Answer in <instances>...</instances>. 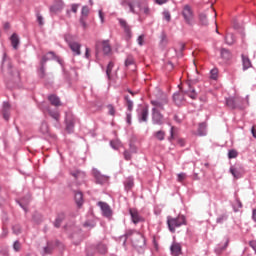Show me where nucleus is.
<instances>
[{
    "mask_svg": "<svg viewBox=\"0 0 256 256\" xmlns=\"http://www.w3.org/2000/svg\"><path fill=\"white\" fill-rule=\"evenodd\" d=\"M168 103V99L163 97L161 100H151L152 108V123L154 125L163 126L164 117L159 111H163L164 105Z\"/></svg>",
    "mask_w": 256,
    "mask_h": 256,
    "instance_id": "obj_1",
    "label": "nucleus"
},
{
    "mask_svg": "<svg viewBox=\"0 0 256 256\" xmlns=\"http://www.w3.org/2000/svg\"><path fill=\"white\" fill-rule=\"evenodd\" d=\"M186 223V219L184 215H179L177 218L168 217L167 224L169 226V230L172 233H175V229L184 225Z\"/></svg>",
    "mask_w": 256,
    "mask_h": 256,
    "instance_id": "obj_2",
    "label": "nucleus"
},
{
    "mask_svg": "<svg viewBox=\"0 0 256 256\" xmlns=\"http://www.w3.org/2000/svg\"><path fill=\"white\" fill-rule=\"evenodd\" d=\"M135 8H136L137 12H135L133 14H137V15H140V16H144V15L149 16L151 14V10L149 8V5L145 1H143V2L137 1Z\"/></svg>",
    "mask_w": 256,
    "mask_h": 256,
    "instance_id": "obj_3",
    "label": "nucleus"
},
{
    "mask_svg": "<svg viewBox=\"0 0 256 256\" xmlns=\"http://www.w3.org/2000/svg\"><path fill=\"white\" fill-rule=\"evenodd\" d=\"M182 15L187 24L192 25L194 20V12L189 5H185L182 10Z\"/></svg>",
    "mask_w": 256,
    "mask_h": 256,
    "instance_id": "obj_4",
    "label": "nucleus"
},
{
    "mask_svg": "<svg viewBox=\"0 0 256 256\" xmlns=\"http://www.w3.org/2000/svg\"><path fill=\"white\" fill-rule=\"evenodd\" d=\"M99 50H103L104 55H109L112 51L109 41H102L96 44V56H98Z\"/></svg>",
    "mask_w": 256,
    "mask_h": 256,
    "instance_id": "obj_5",
    "label": "nucleus"
},
{
    "mask_svg": "<svg viewBox=\"0 0 256 256\" xmlns=\"http://www.w3.org/2000/svg\"><path fill=\"white\" fill-rule=\"evenodd\" d=\"M137 1L138 0H132V1H129V0H122V2L120 3L122 5V7H124L125 9L126 8H129V11L131 13H137V9H136V5H137Z\"/></svg>",
    "mask_w": 256,
    "mask_h": 256,
    "instance_id": "obj_6",
    "label": "nucleus"
},
{
    "mask_svg": "<svg viewBox=\"0 0 256 256\" xmlns=\"http://www.w3.org/2000/svg\"><path fill=\"white\" fill-rule=\"evenodd\" d=\"M64 2L62 0H57L54 4L49 8L50 12L53 14H57L64 9Z\"/></svg>",
    "mask_w": 256,
    "mask_h": 256,
    "instance_id": "obj_7",
    "label": "nucleus"
},
{
    "mask_svg": "<svg viewBox=\"0 0 256 256\" xmlns=\"http://www.w3.org/2000/svg\"><path fill=\"white\" fill-rule=\"evenodd\" d=\"M129 214L134 224H138L144 221V218L139 214L138 210L136 209H129Z\"/></svg>",
    "mask_w": 256,
    "mask_h": 256,
    "instance_id": "obj_8",
    "label": "nucleus"
},
{
    "mask_svg": "<svg viewBox=\"0 0 256 256\" xmlns=\"http://www.w3.org/2000/svg\"><path fill=\"white\" fill-rule=\"evenodd\" d=\"M119 22H120V26H122L124 28V33H125L126 39L130 40L132 38L131 27L129 26L127 21L124 19H120Z\"/></svg>",
    "mask_w": 256,
    "mask_h": 256,
    "instance_id": "obj_9",
    "label": "nucleus"
},
{
    "mask_svg": "<svg viewBox=\"0 0 256 256\" xmlns=\"http://www.w3.org/2000/svg\"><path fill=\"white\" fill-rule=\"evenodd\" d=\"M98 206L101 208V211L103 212V215L105 217H111L112 210H111V207L107 203L98 202Z\"/></svg>",
    "mask_w": 256,
    "mask_h": 256,
    "instance_id": "obj_10",
    "label": "nucleus"
},
{
    "mask_svg": "<svg viewBox=\"0 0 256 256\" xmlns=\"http://www.w3.org/2000/svg\"><path fill=\"white\" fill-rule=\"evenodd\" d=\"M69 48L74 53L75 56H80L81 54V45L78 42H69Z\"/></svg>",
    "mask_w": 256,
    "mask_h": 256,
    "instance_id": "obj_11",
    "label": "nucleus"
},
{
    "mask_svg": "<svg viewBox=\"0 0 256 256\" xmlns=\"http://www.w3.org/2000/svg\"><path fill=\"white\" fill-rule=\"evenodd\" d=\"M173 256H179L182 254V247L179 243L174 242L170 248Z\"/></svg>",
    "mask_w": 256,
    "mask_h": 256,
    "instance_id": "obj_12",
    "label": "nucleus"
},
{
    "mask_svg": "<svg viewBox=\"0 0 256 256\" xmlns=\"http://www.w3.org/2000/svg\"><path fill=\"white\" fill-rule=\"evenodd\" d=\"M149 117V108L145 107L141 110L139 115V122H147Z\"/></svg>",
    "mask_w": 256,
    "mask_h": 256,
    "instance_id": "obj_13",
    "label": "nucleus"
},
{
    "mask_svg": "<svg viewBox=\"0 0 256 256\" xmlns=\"http://www.w3.org/2000/svg\"><path fill=\"white\" fill-rule=\"evenodd\" d=\"M241 99L239 97H231L229 99L226 100V104L227 106H229L230 108H237V104L239 103Z\"/></svg>",
    "mask_w": 256,
    "mask_h": 256,
    "instance_id": "obj_14",
    "label": "nucleus"
},
{
    "mask_svg": "<svg viewBox=\"0 0 256 256\" xmlns=\"http://www.w3.org/2000/svg\"><path fill=\"white\" fill-rule=\"evenodd\" d=\"M173 100L177 105H181L185 101L184 93L182 91L175 93Z\"/></svg>",
    "mask_w": 256,
    "mask_h": 256,
    "instance_id": "obj_15",
    "label": "nucleus"
},
{
    "mask_svg": "<svg viewBox=\"0 0 256 256\" xmlns=\"http://www.w3.org/2000/svg\"><path fill=\"white\" fill-rule=\"evenodd\" d=\"M242 63H243V70L244 71H246L247 69L252 67L251 60L246 55H242Z\"/></svg>",
    "mask_w": 256,
    "mask_h": 256,
    "instance_id": "obj_16",
    "label": "nucleus"
},
{
    "mask_svg": "<svg viewBox=\"0 0 256 256\" xmlns=\"http://www.w3.org/2000/svg\"><path fill=\"white\" fill-rule=\"evenodd\" d=\"M65 220V213H60L57 215L55 221H54V227L60 228L62 222Z\"/></svg>",
    "mask_w": 256,
    "mask_h": 256,
    "instance_id": "obj_17",
    "label": "nucleus"
},
{
    "mask_svg": "<svg viewBox=\"0 0 256 256\" xmlns=\"http://www.w3.org/2000/svg\"><path fill=\"white\" fill-rule=\"evenodd\" d=\"M9 111H10V105L7 102H4L3 104V118L5 121L9 120Z\"/></svg>",
    "mask_w": 256,
    "mask_h": 256,
    "instance_id": "obj_18",
    "label": "nucleus"
},
{
    "mask_svg": "<svg viewBox=\"0 0 256 256\" xmlns=\"http://www.w3.org/2000/svg\"><path fill=\"white\" fill-rule=\"evenodd\" d=\"M48 100L53 106H61L60 98L55 95L48 96Z\"/></svg>",
    "mask_w": 256,
    "mask_h": 256,
    "instance_id": "obj_19",
    "label": "nucleus"
},
{
    "mask_svg": "<svg viewBox=\"0 0 256 256\" xmlns=\"http://www.w3.org/2000/svg\"><path fill=\"white\" fill-rule=\"evenodd\" d=\"M124 187L126 191H130L134 187V179L132 177L127 178L124 181Z\"/></svg>",
    "mask_w": 256,
    "mask_h": 256,
    "instance_id": "obj_20",
    "label": "nucleus"
},
{
    "mask_svg": "<svg viewBox=\"0 0 256 256\" xmlns=\"http://www.w3.org/2000/svg\"><path fill=\"white\" fill-rule=\"evenodd\" d=\"M75 202L79 208H81V206H83V193H81V192L75 193Z\"/></svg>",
    "mask_w": 256,
    "mask_h": 256,
    "instance_id": "obj_21",
    "label": "nucleus"
},
{
    "mask_svg": "<svg viewBox=\"0 0 256 256\" xmlns=\"http://www.w3.org/2000/svg\"><path fill=\"white\" fill-rule=\"evenodd\" d=\"M225 41H226V44L229 46L234 45L235 44V35L232 33L226 34Z\"/></svg>",
    "mask_w": 256,
    "mask_h": 256,
    "instance_id": "obj_22",
    "label": "nucleus"
},
{
    "mask_svg": "<svg viewBox=\"0 0 256 256\" xmlns=\"http://www.w3.org/2000/svg\"><path fill=\"white\" fill-rule=\"evenodd\" d=\"M11 40V44H12V47L17 50L18 49V45L20 43L19 41V37L17 36V34H13L10 38Z\"/></svg>",
    "mask_w": 256,
    "mask_h": 256,
    "instance_id": "obj_23",
    "label": "nucleus"
},
{
    "mask_svg": "<svg viewBox=\"0 0 256 256\" xmlns=\"http://www.w3.org/2000/svg\"><path fill=\"white\" fill-rule=\"evenodd\" d=\"M206 128H207L206 123H200V125H198V135L199 136H205L206 135Z\"/></svg>",
    "mask_w": 256,
    "mask_h": 256,
    "instance_id": "obj_24",
    "label": "nucleus"
},
{
    "mask_svg": "<svg viewBox=\"0 0 256 256\" xmlns=\"http://www.w3.org/2000/svg\"><path fill=\"white\" fill-rule=\"evenodd\" d=\"M221 57L225 60L231 59V52L228 49H221Z\"/></svg>",
    "mask_w": 256,
    "mask_h": 256,
    "instance_id": "obj_25",
    "label": "nucleus"
},
{
    "mask_svg": "<svg viewBox=\"0 0 256 256\" xmlns=\"http://www.w3.org/2000/svg\"><path fill=\"white\" fill-rule=\"evenodd\" d=\"M154 137L158 140V141H163L165 138V132L163 130H159L156 131L154 133Z\"/></svg>",
    "mask_w": 256,
    "mask_h": 256,
    "instance_id": "obj_26",
    "label": "nucleus"
},
{
    "mask_svg": "<svg viewBox=\"0 0 256 256\" xmlns=\"http://www.w3.org/2000/svg\"><path fill=\"white\" fill-rule=\"evenodd\" d=\"M94 176L96 178V181L100 184L104 183L107 180V178L105 176H102L99 172H95Z\"/></svg>",
    "mask_w": 256,
    "mask_h": 256,
    "instance_id": "obj_27",
    "label": "nucleus"
},
{
    "mask_svg": "<svg viewBox=\"0 0 256 256\" xmlns=\"http://www.w3.org/2000/svg\"><path fill=\"white\" fill-rule=\"evenodd\" d=\"M219 76V70L218 68H213L212 70H210V78L212 80H217Z\"/></svg>",
    "mask_w": 256,
    "mask_h": 256,
    "instance_id": "obj_28",
    "label": "nucleus"
},
{
    "mask_svg": "<svg viewBox=\"0 0 256 256\" xmlns=\"http://www.w3.org/2000/svg\"><path fill=\"white\" fill-rule=\"evenodd\" d=\"M114 68V63L111 61L108 66H107V70H106V74L109 80H111V74H112V69Z\"/></svg>",
    "mask_w": 256,
    "mask_h": 256,
    "instance_id": "obj_29",
    "label": "nucleus"
},
{
    "mask_svg": "<svg viewBox=\"0 0 256 256\" xmlns=\"http://www.w3.org/2000/svg\"><path fill=\"white\" fill-rule=\"evenodd\" d=\"M134 57L132 55H128L125 59V66L129 67L131 65H134Z\"/></svg>",
    "mask_w": 256,
    "mask_h": 256,
    "instance_id": "obj_30",
    "label": "nucleus"
},
{
    "mask_svg": "<svg viewBox=\"0 0 256 256\" xmlns=\"http://www.w3.org/2000/svg\"><path fill=\"white\" fill-rule=\"evenodd\" d=\"M230 173L234 176V178L239 179L241 178V172L237 170V168L231 167Z\"/></svg>",
    "mask_w": 256,
    "mask_h": 256,
    "instance_id": "obj_31",
    "label": "nucleus"
},
{
    "mask_svg": "<svg viewBox=\"0 0 256 256\" xmlns=\"http://www.w3.org/2000/svg\"><path fill=\"white\" fill-rule=\"evenodd\" d=\"M124 99L126 101V106H127L128 111H132L133 105H134L133 102L131 101V99L128 96H125Z\"/></svg>",
    "mask_w": 256,
    "mask_h": 256,
    "instance_id": "obj_32",
    "label": "nucleus"
},
{
    "mask_svg": "<svg viewBox=\"0 0 256 256\" xmlns=\"http://www.w3.org/2000/svg\"><path fill=\"white\" fill-rule=\"evenodd\" d=\"M111 146L113 149L118 150L121 147V142L119 140H112Z\"/></svg>",
    "mask_w": 256,
    "mask_h": 256,
    "instance_id": "obj_33",
    "label": "nucleus"
},
{
    "mask_svg": "<svg viewBox=\"0 0 256 256\" xmlns=\"http://www.w3.org/2000/svg\"><path fill=\"white\" fill-rule=\"evenodd\" d=\"M186 94L192 98V99H196L197 98V93L193 88H190L189 91L186 92Z\"/></svg>",
    "mask_w": 256,
    "mask_h": 256,
    "instance_id": "obj_34",
    "label": "nucleus"
},
{
    "mask_svg": "<svg viewBox=\"0 0 256 256\" xmlns=\"http://www.w3.org/2000/svg\"><path fill=\"white\" fill-rule=\"evenodd\" d=\"M97 249L101 254H105L108 251L107 246L104 244H99Z\"/></svg>",
    "mask_w": 256,
    "mask_h": 256,
    "instance_id": "obj_35",
    "label": "nucleus"
},
{
    "mask_svg": "<svg viewBox=\"0 0 256 256\" xmlns=\"http://www.w3.org/2000/svg\"><path fill=\"white\" fill-rule=\"evenodd\" d=\"M238 155L239 154H238L237 150H229V152H228L229 159L237 158Z\"/></svg>",
    "mask_w": 256,
    "mask_h": 256,
    "instance_id": "obj_36",
    "label": "nucleus"
},
{
    "mask_svg": "<svg viewBox=\"0 0 256 256\" xmlns=\"http://www.w3.org/2000/svg\"><path fill=\"white\" fill-rule=\"evenodd\" d=\"M160 44L165 47L167 44H168V39H167V36L165 34H162L161 35V41H160Z\"/></svg>",
    "mask_w": 256,
    "mask_h": 256,
    "instance_id": "obj_37",
    "label": "nucleus"
},
{
    "mask_svg": "<svg viewBox=\"0 0 256 256\" xmlns=\"http://www.w3.org/2000/svg\"><path fill=\"white\" fill-rule=\"evenodd\" d=\"M21 232H22V229H21V226H20V225H14V226H13V233H14L15 235H19V234H21Z\"/></svg>",
    "mask_w": 256,
    "mask_h": 256,
    "instance_id": "obj_38",
    "label": "nucleus"
},
{
    "mask_svg": "<svg viewBox=\"0 0 256 256\" xmlns=\"http://www.w3.org/2000/svg\"><path fill=\"white\" fill-rule=\"evenodd\" d=\"M40 131H42L43 134H47L49 132V127L46 123H42V127H40Z\"/></svg>",
    "mask_w": 256,
    "mask_h": 256,
    "instance_id": "obj_39",
    "label": "nucleus"
},
{
    "mask_svg": "<svg viewBox=\"0 0 256 256\" xmlns=\"http://www.w3.org/2000/svg\"><path fill=\"white\" fill-rule=\"evenodd\" d=\"M124 159L126 161H130L132 159V154L129 152V150H124Z\"/></svg>",
    "mask_w": 256,
    "mask_h": 256,
    "instance_id": "obj_40",
    "label": "nucleus"
},
{
    "mask_svg": "<svg viewBox=\"0 0 256 256\" xmlns=\"http://www.w3.org/2000/svg\"><path fill=\"white\" fill-rule=\"evenodd\" d=\"M144 41H145V35L142 34V35L138 36L137 43H138L139 46H143Z\"/></svg>",
    "mask_w": 256,
    "mask_h": 256,
    "instance_id": "obj_41",
    "label": "nucleus"
},
{
    "mask_svg": "<svg viewBox=\"0 0 256 256\" xmlns=\"http://www.w3.org/2000/svg\"><path fill=\"white\" fill-rule=\"evenodd\" d=\"M200 22H202V25H207L208 24V19L205 14H200Z\"/></svg>",
    "mask_w": 256,
    "mask_h": 256,
    "instance_id": "obj_42",
    "label": "nucleus"
},
{
    "mask_svg": "<svg viewBox=\"0 0 256 256\" xmlns=\"http://www.w3.org/2000/svg\"><path fill=\"white\" fill-rule=\"evenodd\" d=\"M107 108L109 110V115H112V116L116 115V110L113 105H108Z\"/></svg>",
    "mask_w": 256,
    "mask_h": 256,
    "instance_id": "obj_43",
    "label": "nucleus"
},
{
    "mask_svg": "<svg viewBox=\"0 0 256 256\" xmlns=\"http://www.w3.org/2000/svg\"><path fill=\"white\" fill-rule=\"evenodd\" d=\"M49 115L52 116V118L55 120V121H58L59 118H60V114L58 112H49Z\"/></svg>",
    "mask_w": 256,
    "mask_h": 256,
    "instance_id": "obj_44",
    "label": "nucleus"
},
{
    "mask_svg": "<svg viewBox=\"0 0 256 256\" xmlns=\"http://www.w3.org/2000/svg\"><path fill=\"white\" fill-rule=\"evenodd\" d=\"M13 249L16 251V252H19L21 250V243L19 241H16L13 245Z\"/></svg>",
    "mask_w": 256,
    "mask_h": 256,
    "instance_id": "obj_45",
    "label": "nucleus"
},
{
    "mask_svg": "<svg viewBox=\"0 0 256 256\" xmlns=\"http://www.w3.org/2000/svg\"><path fill=\"white\" fill-rule=\"evenodd\" d=\"M36 19L38 20V24H40V25H44V18H43V16H41L39 13L38 14H36Z\"/></svg>",
    "mask_w": 256,
    "mask_h": 256,
    "instance_id": "obj_46",
    "label": "nucleus"
},
{
    "mask_svg": "<svg viewBox=\"0 0 256 256\" xmlns=\"http://www.w3.org/2000/svg\"><path fill=\"white\" fill-rule=\"evenodd\" d=\"M3 64H7V66L10 67V61L6 53L3 55Z\"/></svg>",
    "mask_w": 256,
    "mask_h": 256,
    "instance_id": "obj_47",
    "label": "nucleus"
},
{
    "mask_svg": "<svg viewBox=\"0 0 256 256\" xmlns=\"http://www.w3.org/2000/svg\"><path fill=\"white\" fill-rule=\"evenodd\" d=\"M186 179V174L185 173H180L178 174V181L182 182Z\"/></svg>",
    "mask_w": 256,
    "mask_h": 256,
    "instance_id": "obj_48",
    "label": "nucleus"
},
{
    "mask_svg": "<svg viewBox=\"0 0 256 256\" xmlns=\"http://www.w3.org/2000/svg\"><path fill=\"white\" fill-rule=\"evenodd\" d=\"M79 9V4H72L71 5V11L73 13H77V10Z\"/></svg>",
    "mask_w": 256,
    "mask_h": 256,
    "instance_id": "obj_49",
    "label": "nucleus"
},
{
    "mask_svg": "<svg viewBox=\"0 0 256 256\" xmlns=\"http://www.w3.org/2000/svg\"><path fill=\"white\" fill-rule=\"evenodd\" d=\"M88 14H89V9H88V7L84 6L82 8V15L87 16Z\"/></svg>",
    "mask_w": 256,
    "mask_h": 256,
    "instance_id": "obj_50",
    "label": "nucleus"
},
{
    "mask_svg": "<svg viewBox=\"0 0 256 256\" xmlns=\"http://www.w3.org/2000/svg\"><path fill=\"white\" fill-rule=\"evenodd\" d=\"M163 15H164V18L169 22L170 20H171V15H170V13L169 12H164L163 13Z\"/></svg>",
    "mask_w": 256,
    "mask_h": 256,
    "instance_id": "obj_51",
    "label": "nucleus"
},
{
    "mask_svg": "<svg viewBox=\"0 0 256 256\" xmlns=\"http://www.w3.org/2000/svg\"><path fill=\"white\" fill-rule=\"evenodd\" d=\"M174 130H175V128H174V126H172L171 127V131H170V137H169V141H172L173 139H174Z\"/></svg>",
    "mask_w": 256,
    "mask_h": 256,
    "instance_id": "obj_52",
    "label": "nucleus"
},
{
    "mask_svg": "<svg viewBox=\"0 0 256 256\" xmlns=\"http://www.w3.org/2000/svg\"><path fill=\"white\" fill-rule=\"evenodd\" d=\"M133 234H134L133 230H127V232L125 233V239H127L130 236H132Z\"/></svg>",
    "mask_w": 256,
    "mask_h": 256,
    "instance_id": "obj_53",
    "label": "nucleus"
},
{
    "mask_svg": "<svg viewBox=\"0 0 256 256\" xmlns=\"http://www.w3.org/2000/svg\"><path fill=\"white\" fill-rule=\"evenodd\" d=\"M158 5H163L168 2V0H155Z\"/></svg>",
    "mask_w": 256,
    "mask_h": 256,
    "instance_id": "obj_54",
    "label": "nucleus"
},
{
    "mask_svg": "<svg viewBox=\"0 0 256 256\" xmlns=\"http://www.w3.org/2000/svg\"><path fill=\"white\" fill-rule=\"evenodd\" d=\"M126 122H127L128 125H131V114H127Z\"/></svg>",
    "mask_w": 256,
    "mask_h": 256,
    "instance_id": "obj_55",
    "label": "nucleus"
},
{
    "mask_svg": "<svg viewBox=\"0 0 256 256\" xmlns=\"http://www.w3.org/2000/svg\"><path fill=\"white\" fill-rule=\"evenodd\" d=\"M80 23L83 26V28L87 27V24L85 23V19L83 17L80 19Z\"/></svg>",
    "mask_w": 256,
    "mask_h": 256,
    "instance_id": "obj_56",
    "label": "nucleus"
},
{
    "mask_svg": "<svg viewBox=\"0 0 256 256\" xmlns=\"http://www.w3.org/2000/svg\"><path fill=\"white\" fill-rule=\"evenodd\" d=\"M250 246L254 249L256 253V242L255 241L250 242Z\"/></svg>",
    "mask_w": 256,
    "mask_h": 256,
    "instance_id": "obj_57",
    "label": "nucleus"
},
{
    "mask_svg": "<svg viewBox=\"0 0 256 256\" xmlns=\"http://www.w3.org/2000/svg\"><path fill=\"white\" fill-rule=\"evenodd\" d=\"M225 217L224 216H221L219 218H217L216 222L217 223H222L224 221Z\"/></svg>",
    "mask_w": 256,
    "mask_h": 256,
    "instance_id": "obj_58",
    "label": "nucleus"
},
{
    "mask_svg": "<svg viewBox=\"0 0 256 256\" xmlns=\"http://www.w3.org/2000/svg\"><path fill=\"white\" fill-rule=\"evenodd\" d=\"M90 56V49L86 48L85 57L88 59Z\"/></svg>",
    "mask_w": 256,
    "mask_h": 256,
    "instance_id": "obj_59",
    "label": "nucleus"
},
{
    "mask_svg": "<svg viewBox=\"0 0 256 256\" xmlns=\"http://www.w3.org/2000/svg\"><path fill=\"white\" fill-rule=\"evenodd\" d=\"M99 17L101 19V22L103 23L104 22V15H103L102 11H99Z\"/></svg>",
    "mask_w": 256,
    "mask_h": 256,
    "instance_id": "obj_60",
    "label": "nucleus"
},
{
    "mask_svg": "<svg viewBox=\"0 0 256 256\" xmlns=\"http://www.w3.org/2000/svg\"><path fill=\"white\" fill-rule=\"evenodd\" d=\"M251 133L253 135V137L256 139V131H255V127H252Z\"/></svg>",
    "mask_w": 256,
    "mask_h": 256,
    "instance_id": "obj_61",
    "label": "nucleus"
},
{
    "mask_svg": "<svg viewBox=\"0 0 256 256\" xmlns=\"http://www.w3.org/2000/svg\"><path fill=\"white\" fill-rule=\"evenodd\" d=\"M72 176L77 179L79 176H81V172L72 173Z\"/></svg>",
    "mask_w": 256,
    "mask_h": 256,
    "instance_id": "obj_62",
    "label": "nucleus"
},
{
    "mask_svg": "<svg viewBox=\"0 0 256 256\" xmlns=\"http://www.w3.org/2000/svg\"><path fill=\"white\" fill-rule=\"evenodd\" d=\"M47 61H48L47 56L42 57V65H44Z\"/></svg>",
    "mask_w": 256,
    "mask_h": 256,
    "instance_id": "obj_63",
    "label": "nucleus"
},
{
    "mask_svg": "<svg viewBox=\"0 0 256 256\" xmlns=\"http://www.w3.org/2000/svg\"><path fill=\"white\" fill-rule=\"evenodd\" d=\"M253 220L256 222V209L253 210Z\"/></svg>",
    "mask_w": 256,
    "mask_h": 256,
    "instance_id": "obj_64",
    "label": "nucleus"
}]
</instances>
